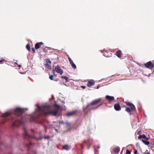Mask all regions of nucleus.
Here are the masks:
<instances>
[{"instance_id": "1", "label": "nucleus", "mask_w": 154, "mask_h": 154, "mask_svg": "<svg viewBox=\"0 0 154 154\" xmlns=\"http://www.w3.org/2000/svg\"><path fill=\"white\" fill-rule=\"evenodd\" d=\"M25 112L24 109L20 107L15 108L14 112V113L12 115L6 112L3 115L4 117L10 116V120L13 122V126H19L20 125L23 123V119L22 118L21 116L23 113Z\"/></svg>"}, {"instance_id": "2", "label": "nucleus", "mask_w": 154, "mask_h": 154, "mask_svg": "<svg viewBox=\"0 0 154 154\" xmlns=\"http://www.w3.org/2000/svg\"><path fill=\"white\" fill-rule=\"evenodd\" d=\"M38 110L36 112L35 115L38 117L43 115L47 116L51 114L54 116H56L58 113L60 106L57 105H54L52 110L49 105H44L41 107H38Z\"/></svg>"}, {"instance_id": "3", "label": "nucleus", "mask_w": 154, "mask_h": 154, "mask_svg": "<svg viewBox=\"0 0 154 154\" xmlns=\"http://www.w3.org/2000/svg\"><path fill=\"white\" fill-rule=\"evenodd\" d=\"M102 100L101 98H99L95 100L92 101L90 103L88 104L86 107H84L83 110L85 113L86 114H87L91 110L97 109L99 107L101 106L102 105V103L101 104L96 107H94L93 106L94 105L97 104L101 102Z\"/></svg>"}, {"instance_id": "4", "label": "nucleus", "mask_w": 154, "mask_h": 154, "mask_svg": "<svg viewBox=\"0 0 154 154\" xmlns=\"http://www.w3.org/2000/svg\"><path fill=\"white\" fill-rule=\"evenodd\" d=\"M77 113V111L74 110L71 112H67V113L65 114V116L67 117H69L75 115H76Z\"/></svg>"}, {"instance_id": "5", "label": "nucleus", "mask_w": 154, "mask_h": 154, "mask_svg": "<svg viewBox=\"0 0 154 154\" xmlns=\"http://www.w3.org/2000/svg\"><path fill=\"white\" fill-rule=\"evenodd\" d=\"M55 69L57 72L59 73L60 75H62L63 73V71L61 69V67L59 66H57L55 67Z\"/></svg>"}, {"instance_id": "6", "label": "nucleus", "mask_w": 154, "mask_h": 154, "mask_svg": "<svg viewBox=\"0 0 154 154\" xmlns=\"http://www.w3.org/2000/svg\"><path fill=\"white\" fill-rule=\"evenodd\" d=\"M145 66L147 68H152L154 67V64H152L150 61L144 64Z\"/></svg>"}, {"instance_id": "7", "label": "nucleus", "mask_w": 154, "mask_h": 154, "mask_svg": "<svg viewBox=\"0 0 154 154\" xmlns=\"http://www.w3.org/2000/svg\"><path fill=\"white\" fill-rule=\"evenodd\" d=\"M95 84V82L93 80H90L88 81L87 85L88 87H91V86Z\"/></svg>"}, {"instance_id": "8", "label": "nucleus", "mask_w": 154, "mask_h": 154, "mask_svg": "<svg viewBox=\"0 0 154 154\" xmlns=\"http://www.w3.org/2000/svg\"><path fill=\"white\" fill-rule=\"evenodd\" d=\"M44 43L42 42H40L37 43L35 44V48L36 49H39L41 46L43 45Z\"/></svg>"}, {"instance_id": "9", "label": "nucleus", "mask_w": 154, "mask_h": 154, "mask_svg": "<svg viewBox=\"0 0 154 154\" xmlns=\"http://www.w3.org/2000/svg\"><path fill=\"white\" fill-rule=\"evenodd\" d=\"M125 103L126 105L129 106L132 109L135 110V107L133 104L128 102H126Z\"/></svg>"}, {"instance_id": "10", "label": "nucleus", "mask_w": 154, "mask_h": 154, "mask_svg": "<svg viewBox=\"0 0 154 154\" xmlns=\"http://www.w3.org/2000/svg\"><path fill=\"white\" fill-rule=\"evenodd\" d=\"M142 138H143L145 139V140H149V138L148 137H146V136L143 134V135H140L138 137V139H140Z\"/></svg>"}, {"instance_id": "11", "label": "nucleus", "mask_w": 154, "mask_h": 154, "mask_svg": "<svg viewBox=\"0 0 154 154\" xmlns=\"http://www.w3.org/2000/svg\"><path fill=\"white\" fill-rule=\"evenodd\" d=\"M114 108L116 111H119L121 109V107L119 104H116L114 105Z\"/></svg>"}, {"instance_id": "12", "label": "nucleus", "mask_w": 154, "mask_h": 154, "mask_svg": "<svg viewBox=\"0 0 154 154\" xmlns=\"http://www.w3.org/2000/svg\"><path fill=\"white\" fill-rule=\"evenodd\" d=\"M24 133L23 135L25 138L27 139L31 137V136L29 135L27 133V132L25 128H24Z\"/></svg>"}, {"instance_id": "13", "label": "nucleus", "mask_w": 154, "mask_h": 154, "mask_svg": "<svg viewBox=\"0 0 154 154\" xmlns=\"http://www.w3.org/2000/svg\"><path fill=\"white\" fill-rule=\"evenodd\" d=\"M105 98L109 101H112L114 100V97L113 96L107 95Z\"/></svg>"}, {"instance_id": "14", "label": "nucleus", "mask_w": 154, "mask_h": 154, "mask_svg": "<svg viewBox=\"0 0 154 154\" xmlns=\"http://www.w3.org/2000/svg\"><path fill=\"white\" fill-rule=\"evenodd\" d=\"M120 148L119 147L114 148L113 149L114 152L116 153H118L120 151Z\"/></svg>"}, {"instance_id": "15", "label": "nucleus", "mask_w": 154, "mask_h": 154, "mask_svg": "<svg viewBox=\"0 0 154 154\" xmlns=\"http://www.w3.org/2000/svg\"><path fill=\"white\" fill-rule=\"evenodd\" d=\"M122 54V52L121 50H119L116 52V54L119 58H121V56Z\"/></svg>"}, {"instance_id": "16", "label": "nucleus", "mask_w": 154, "mask_h": 154, "mask_svg": "<svg viewBox=\"0 0 154 154\" xmlns=\"http://www.w3.org/2000/svg\"><path fill=\"white\" fill-rule=\"evenodd\" d=\"M135 110L132 109L131 108H130L129 107H126L125 111L128 113H130L132 111H134Z\"/></svg>"}, {"instance_id": "17", "label": "nucleus", "mask_w": 154, "mask_h": 154, "mask_svg": "<svg viewBox=\"0 0 154 154\" xmlns=\"http://www.w3.org/2000/svg\"><path fill=\"white\" fill-rule=\"evenodd\" d=\"M62 147L63 149L66 150H69L70 149V147L68 145L66 144L63 145Z\"/></svg>"}, {"instance_id": "18", "label": "nucleus", "mask_w": 154, "mask_h": 154, "mask_svg": "<svg viewBox=\"0 0 154 154\" xmlns=\"http://www.w3.org/2000/svg\"><path fill=\"white\" fill-rule=\"evenodd\" d=\"M84 142L88 146V148H89V147L91 143L89 142V140L88 139L87 140H85Z\"/></svg>"}, {"instance_id": "19", "label": "nucleus", "mask_w": 154, "mask_h": 154, "mask_svg": "<svg viewBox=\"0 0 154 154\" xmlns=\"http://www.w3.org/2000/svg\"><path fill=\"white\" fill-rule=\"evenodd\" d=\"M51 64H48V63H46L45 64V66L47 69H51Z\"/></svg>"}, {"instance_id": "20", "label": "nucleus", "mask_w": 154, "mask_h": 154, "mask_svg": "<svg viewBox=\"0 0 154 154\" xmlns=\"http://www.w3.org/2000/svg\"><path fill=\"white\" fill-rule=\"evenodd\" d=\"M103 56L106 57H109L110 55H109V54H108V52L106 51H103Z\"/></svg>"}, {"instance_id": "21", "label": "nucleus", "mask_w": 154, "mask_h": 154, "mask_svg": "<svg viewBox=\"0 0 154 154\" xmlns=\"http://www.w3.org/2000/svg\"><path fill=\"white\" fill-rule=\"evenodd\" d=\"M142 140L143 143L146 145H148L149 144V142L146 140H144L143 139H142Z\"/></svg>"}, {"instance_id": "22", "label": "nucleus", "mask_w": 154, "mask_h": 154, "mask_svg": "<svg viewBox=\"0 0 154 154\" xmlns=\"http://www.w3.org/2000/svg\"><path fill=\"white\" fill-rule=\"evenodd\" d=\"M61 78L65 79L66 82H67L68 81V78L66 76L62 75L61 76Z\"/></svg>"}, {"instance_id": "23", "label": "nucleus", "mask_w": 154, "mask_h": 154, "mask_svg": "<svg viewBox=\"0 0 154 154\" xmlns=\"http://www.w3.org/2000/svg\"><path fill=\"white\" fill-rule=\"evenodd\" d=\"M67 56L68 57V59H69V61L70 62V63L71 64V65L72 64H73V63H73V61H72V60L70 58L69 56L68 55Z\"/></svg>"}, {"instance_id": "24", "label": "nucleus", "mask_w": 154, "mask_h": 154, "mask_svg": "<svg viewBox=\"0 0 154 154\" xmlns=\"http://www.w3.org/2000/svg\"><path fill=\"white\" fill-rule=\"evenodd\" d=\"M26 49L29 51H30V45L29 44H28L26 45Z\"/></svg>"}, {"instance_id": "25", "label": "nucleus", "mask_w": 154, "mask_h": 154, "mask_svg": "<svg viewBox=\"0 0 154 154\" xmlns=\"http://www.w3.org/2000/svg\"><path fill=\"white\" fill-rule=\"evenodd\" d=\"M6 61L3 59H1L0 60V64H2L4 62H6Z\"/></svg>"}, {"instance_id": "26", "label": "nucleus", "mask_w": 154, "mask_h": 154, "mask_svg": "<svg viewBox=\"0 0 154 154\" xmlns=\"http://www.w3.org/2000/svg\"><path fill=\"white\" fill-rule=\"evenodd\" d=\"M46 63H48V64H51V62L50 60L49 59H47L46 60Z\"/></svg>"}, {"instance_id": "27", "label": "nucleus", "mask_w": 154, "mask_h": 154, "mask_svg": "<svg viewBox=\"0 0 154 154\" xmlns=\"http://www.w3.org/2000/svg\"><path fill=\"white\" fill-rule=\"evenodd\" d=\"M71 66H72V68H73L74 69H75L76 68V65L74 63L72 65H71Z\"/></svg>"}, {"instance_id": "28", "label": "nucleus", "mask_w": 154, "mask_h": 154, "mask_svg": "<svg viewBox=\"0 0 154 154\" xmlns=\"http://www.w3.org/2000/svg\"><path fill=\"white\" fill-rule=\"evenodd\" d=\"M32 145L31 143H30L29 144H27L26 145V146L27 147L28 149H29L30 147V146Z\"/></svg>"}, {"instance_id": "29", "label": "nucleus", "mask_w": 154, "mask_h": 154, "mask_svg": "<svg viewBox=\"0 0 154 154\" xmlns=\"http://www.w3.org/2000/svg\"><path fill=\"white\" fill-rule=\"evenodd\" d=\"M53 77L54 75H50L49 77V79L51 80H53Z\"/></svg>"}, {"instance_id": "30", "label": "nucleus", "mask_w": 154, "mask_h": 154, "mask_svg": "<svg viewBox=\"0 0 154 154\" xmlns=\"http://www.w3.org/2000/svg\"><path fill=\"white\" fill-rule=\"evenodd\" d=\"M126 154H131V152L128 149L126 150Z\"/></svg>"}, {"instance_id": "31", "label": "nucleus", "mask_w": 154, "mask_h": 154, "mask_svg": "<svg viewBox=\"0 0 154 154\" xmlns=\"http://www.w3.org/2000/svg\"><path fill=\"white\" fill-rule=\"evenodd\" d=\"M44 138L45 139L49 140L50 138V137L49 136H45Z\"/></svg>"}, {"instance_id": "32", "label": "nucleus", "mask_w": 154, "mask_h": 154, "mask_svg": "<svg viewBox=\"0 0 154 154\" xmlns=\"http://www.w3.org/2000/svg\"><path fill=\"white\" fill-rule=\"evenodd\" d=\"M144 154H150L148 152V151L147 150H146L145 152L144 153Z\"/></svg>"}, {"instance_id": "33", "label": "nucleus", "mask_w": 154, "mask_h": 154, "mask_svg": "<svg viewBox=\"0 0 154 154\" xmlns=\"http://www.w3.org/2000/svg\"><path fill=\"white\" fill-rule=\"evenodd\" d=\"M32 51L34 53H35V50L34 48H32Z\"/></svg>"}, {"instance_id": "34", "label": "nucleus", "mask_w": 154, "mask_h": 154, "mask_svg": "<svg viewBox=\"0 0 154 154\" xmlns=\"http://www.w3.org/2000/svg\"><path fill=\"white\" fill-rule=\"evenodd\" d=\"M134 154H139L137 150H135L134 152Z\"/></svg>"}, {"instance_id": "35", "label": "nucleus", "mask_w": 154, "mask_h": 154, "mask_svg": "<svg viewBox=\"0 0 154 154\" xmlns=\"http://www.w3.org/2000/svg\"><path fill=\"white\" fill-rule=\"evenodd\" d=\"M81 87L84 89L85 88L86 86H81Z\"/></svg>"}, {"instance_id": "36", "label": "nucleus", "mask_w": 154, "mask_h": 154, "mask_svg": "<svg viewBox=\"0 0 154 154\" xmlns=\"http://www.w3.org/2000/svg\"><path fill=\"white\" fill-rule=\"evenodd\" d=\"M140 132H141V131H139L137 132V134H140Z\"/></svg>"}, {"instance_id": "37", "label": "nucleus", "mask_w": 154, "mask_h": 154, "mask_svg": "<svg viewBox=\"0 0 154 154\" xmlns=\"http://www.w3.org/2000/svg\"><path fill=\"white\" fill-rule=\"evenodd\" d=\"M43 51H45V52H46L47 51L46 50V49H43Z\"/></svg>"}, {"instance_id": "38", "label": "nucleus", "mask_w": 154, "mask_h": 154, "mask_svg": "<svg viewBox=\"0 0 154 154\" xmlns=\"http://www.w3.org/2000/svg\"><path fill=\"white\" fill-rule=\"evenodd\" d=\"M100 146H97V149H99L100 148Z\"/></svg>"}, {"instance_id": "39", "label": "nucleus", "mask_w": 154, "mask_h": 154, "mask_svg": "<svg viewBox=\"0 0 154 154\" xmlns=\"http://www.w3.org/2000/svg\"><path fill=\"white\" fill-rule=\"evenodd\" d=\"M18 66H19V67H20L21 65H18Z\"/></svg>"}, {"instance_id": "40", "label": "nucleus", "mask_w": 154, "mask_h": 154, "mask_svg": "<svg viewBox=\"0 0 154 154\" xmlns=\"http://www.w3.org/2000/svg\"><path fill=\"white\" fill-rule=\"evenodd\" d=\"M99 88L98 86L97 87V88Z\"/></svg>"}]
</instances>
